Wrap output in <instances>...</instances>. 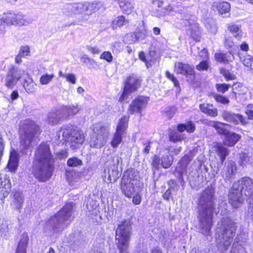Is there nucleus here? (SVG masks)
<instances>
[{"label":"nucleus","mask_w":253,"mask_h":253,"mask_svg":"<svg viewBox=\"0 0 253 253\" xmlns=\"http://www.w3.org/2000/svg\"><path fill=\"white\" fill-rule=\"evenodd\" d=\"M53 163L54 159L49 145L46 143H42L39 146L35 154L32 173L39 181H46L52 175Z\"/></svg>","instance_id":"1"},{"label":"nucleus","mask_w":253,"mask_h":253,"mask_svg":"<svg viewBox=\"0 0 253 253\" xmlns=\"http://www.w3.org/2000/svg\"><path fill=\"white\" fill-rule=\"evenodd\" d=\"M214 189L208 188L201 194L198 201L199 229L203 235L211 236L212 214L214 209Z\"/></svg>","instance_id":"2"},{"label":"nucleus","mask_w":253,"mask_h":253,"mask_svg":"<svg viewBox=\"0 0 253 253\" xmlns=\"http://www.w3.org/2000/svg\"><path fill=\"white\" fill-rule=\"evenodd\" d=\"M236 227L235 222L229 218H223L218 224L216 242L217 249L221 252L229 248L235 235Z\"/></svg>","instance_id":"3"},{"label":"nucleus","mask_w":253,"mask_h":253,"mask_svg":"<svg viewBox=\"0 0 253 253\" xmlns=\"http://www.w3.org/2000/svg\"><path fill=\"white\" fill-rule=\"evenodd\" d=\"M73 207V203L66 204L60 211L47 221L46 228L54 233L62 232L74 219V216H72Z\"/></svg>","instance_id":"4"},{"label":"nucleus","mask_w":253,"mask_h":253,"mask_svg":"<svg viewBox=\"0 0 253 253\" xmlns=\"http://www.w3.org/2000/svg\"><path fill=\"white\" fill-rule=\"evenodd\" d=\"M20 129L21 146L23 149L31 150L36 143L35 136L40 132L39 126L33 121L26 120L20 123Z\"/></svg>","instance_id":"5"},{"label":"nucleus","mask_w":253,"mask_h":253,"mask_svg":"<svg viewBox=\"0 0 253 253\" xmlns=\"http://www.w3.org/2000/svg\"><path fill=\"white\" fill-rule=\"evenodd\" d=\"M140 186L139 172L134 169L126 170L122 179L121 189L127 198H131L137 193V188Z\"/></svg>","instance_id":"6"},{"label":"nucleus","mask_w":253,"mask_h":253,"mask_svg":"<svg viewBox=\"0 0 253 253\" xmlns=\"http://www.w3.org/2000/svg\"><path fill=\"white\" fill-rule=\"evenodd\" d=\"M131 230L130 224L126 221L119 224L116 229V240L120 253H127Z\"/></svg>","instance_id":"7"},{"label":"nucleus","mask_w":253,"mask_h":253,"mask_svg":"<svg viewBox=\"0 0 253 253\" xmlns=\"http://www.w3.org/2000/svg\"><path fill=\"white\" fill-rule=\"evenodd\" d=\"M93 130V133L90 141V146L95 148H100L106 143L109 134V127L98 124L94 126Z\"/></svg>","instance_id":"8"},{"label":"nucleus","mask_w":253,"mask_h":253,"mask_svg":"<svg viewBox=\"0 0 253 253\" xmlns=\"http://www.w3.org/2000/svg\"><path fill=\"white\" fill-rule=\"evenodd\" d=\"M236 188H239L240 191L243 193L246 197H249V202L250 206L252 207L250 211V213L253 220V194L252 191L253 189V184L252 180L248 177L243 178L241 180L238 181V184L236 183Z\"/></svg>","instance_id":"9"},{"label":"nucleus","mask_w":253,"mask_h":253,"mask_svg":"<svg viewBox=\"0 0 253 253\" xmlns=\"http://www.w3.org/2000/svg\"><path fill=\"white\" fill-rule=\"evenodd\" d=\"M128 118L126 116L122 117L119 121L116 131L113 134L111 141V145L113 148H117L121 143L127 128Z\"/></svg>","instance_id":"10"},{"label":"nucleus","mask_w":253,"mask_h":253,"mask_svg":"<svg viewBox=\"0 0 253 253\" xmlns=\"http://www.w3.org/2000/svg\"><path fill=\"white\" fill-rule=\"evenodd\" d=\"M26 74L25 71L17 67H12L10 69L4 79V84L9 88H13L17 82Z\"/></svg>","instance_id":"11"},{"label":"nucleus","mask_w":253,"mask_h":253,"mask_svg":"<svg viewBox=\"0 0 253 253\" xmlns=\"http://www.w3.org/2000/svg\"><path fill=\"white\" fill-rule=\"evenodd\" d=\"M98 9V4L96 2L79 3L74 6L73 12L75 14H83L84 19L87 20L85 17H88Z\"/></svg>","instance_id":"12"},{"label":"nucleus","mask_w":253,"mask_h":253,"mask_svg":"<svg viewBox=\"0 0 253 253\" xmlns=\"http://www.w3.org/2000/svg\"><path fill=\"white\" fill-rule=\"evenodd\" d=\"M140 80L136 76L132 75L128 76L125 81L124 91L119 101H122L128 93L136 90L140 86Z\"/></svg>","instance_id":"13"},{"label":"nucleus","mask_w":253,"mask_h":253,"mask_svg":"<svg viewBox=\"0 0 253 253\" xmlns=\"http://www.w3.org/2000/svg\"><path fill=\"white\" fill-rule=\"evenodd\" d=\"M148 98L143 96H138L129 105L128 111L130 114L138 113L141 114L146 107Z\"/></svg>","instance_id":"14"},{"label":"nucleus","mask_w":253,"mask_h":253,"mask_svg":"<svg viewBox=\"0 0 253 253\" xmlns=\"http://www.w3.org/2000/svg\"><path fill=\"white\" fill-rule=\"evenodd\" d=\"M85 140L84 134L81 130L75 129L73 131L70 139H68V143L70 147L73 150L78 149L79 146L83 144Z\"/></svg>","instance_id":"15"},{"label":"nucleus","mask_w":253,"mask_h":253,"mask_svg":"<svg viewBox=\"0 0 253 253\" xmlns=\"http://www.w3.org/2000/svg\"><path fill=\"white\" fill-rule=\"evenodd\" d=\"M222 117L223 119L229 123L234 125H241L245 126L248 123V121L243 115L239 114L233 113L227 111H224L222 113Z\"/></svg>","instance_id":"16"},{"label":"nucleus","mask_w":253,"mask_h":253,"mask_svg":"<svg viewBox=\"0 0 253 253\" xmlns=\"http://www.w3.org/2000/svg\"><path fill=\"white\" fill-rule=\"evenodd\" d=\"M102 176L104 181L107 183L115 182L120 177L117 166L113 165L106 168Z\"/></svg>","instance_id":"17"},{"label":"nucleus","mask_w":253,"mask_h":253,"mask_svg":"<svg viewBox=\"0 0 253 253\" xmlns=\"http://www.w3.org/2000/svg\"><path fill=\"white\" fill-rule=\"evenodd\" d=\"M237 184L234 183L233 188L229 195V203L234 208H237L243 202L242 196L244 194L239 188H236Z\"/></svg>","instance_id":"18"},{"label":"nucleus","mask_w":253,"mask_h":253,"mask_svg":"<svg viewBox=\"0 0 253 253\" xmlns=\"http://www.w3.org/2000/svg\"><path fill=\"white\" fill-rule=\"evenodd\" d=\"M175 72L179 74L186 76L192 79L194 77L195 72L193 68L188 64L177 62L174 65Z\"/></svg>","instance_id":"19"},{"label":"nucleus","mask_w":253,"mask_h":253,"mask_svg":"<svg viewBox=\"0 0 253 253\" xmlns=\"http://www.w3.org/2000/svg\"><path fill=\"white\" fill-rule=\"evenodd\" d=\"M10 180L6 177L0 178V204L3 203L5 198L11 190Z\"/></svg>","instance_id":"20"},{"label":"nucleus","mask_w":253,"mask_h":253,"mask_svg":"<svg viewBox=\"0 0 253 253\" xmlns=\"http://www.w3.org/2000/svg\"><path fill=\"white\" fill-rule=\"evenodd\" d=\"M65 119L61 111L60 107L53 110L48 113L46 121L49 124L53 125Z\"/></svg>","instance_id":"21"},{"label":"nucleus","mask_w":253,"mask_h":253,"mask_svg":"<svg viewBox=\"0 0 253 253\" xmlns=\"http://www.w3.org/2000/svg\"><path fill=\"white\" fill-rule=\"evenodd\" d=\"M191 161V159L190 156H184L178 163L176 168L175 174H176L177 173H178V177H179L181 184H183L184 182L182 174L183 172L186 171L187 167Z\"/></svg>","instance_id":"22"},{"label":"nucleus","mask_w":253,"mask_h":253,"mask_svg":"<svg viewBox=\"0 0 253 253\" xmlns=\"http://www.w3.org/2000/svg\"><path fill=\"white\" fill-rule=\"evenodd\" d=\"M14 13L8 12L4 13L0 19V33L4 34L5 32V25L11 26L14 25Z\"/></svg>","instance_id":"23"},{"label":"nucleus","mask_w":253,"mask_h":253,"mask_svg":"<svg viewBox=\"0 0 253 253\" xmlns=\"http://www.w3.org/2000/svg\"><path fill=\"white\" fill-rule=\"evenodd\" d=\"M236 171L237 167L236 163L232 161H229L228 162L226 168L224 169L222 172V177H224L225 180H230L235 176Z\"/></svg>","instance_id":"24"},{"label":"nucleus","mask_w":253,"mask_h":253,"mask_svg":"<svg viewBox=\"0 0 253 253\" xmlns=\"http://www.w3.org/2000/svg\"><path fill=\"white\" fill-rule=\"evenodd\" d=\"M19 162V155L18 153L14 149L10 151L9 160L7 166L9 170L15 172L16 170Z\"/></svg>","instance_id":"25"},{"label":"nucleus","mask_w":253,"mask_h":253,"mask_svg":"<svg viewBox=\"0 0 253 253\" xmlns=\"http://www.w3.org/2000/svg\"><path fill=\"white\" fill-rule=\"evenodd\" d=\"M241 235H238L233 244L231 253H247L245 250V241L240 240Z\"/></svg>","instance_id":"26"},{"label":"nucleus","mask_w":253,"mask_h":253,"mask_svg":"<svg viewBox=\"0 0 253 253\" xmlns=\"http://www.w3.org/2000/svg\"><path fill=\"white\" fill-rule=\"evenodd\" d=\"M23 202L22 193L19 191H15L12 198L10 206L15 210H19L22 208Z\"/></svg>","instance_id":"27"},{"label":"nucleus","mask_w":253,"mask_h":253,"mask_svg":"<svg viewBox=\"0 0 253 253\" xmlns=\"http://www.w3.org/2000/svg\"><path fill=\"white\" fill-rule=\"evenodd\" d=\"M241 138V136L235 132L228 131L226 133L223 143L224 145L232 147L235 145Z\"/></svg>","instance_id":"28"},{"label":"nucleus","mask_w":253,"mask_h":253,"mask_svg":"<svg viewBox=\"0 0 253 253\" xmlns=\"http://www.w3.org/2000/svg\"><path fill=\"white\" fill-rule=\"evenodd\" d=\"M212 9H216L221 15L228 13L230 9V4L227 2H214Z\"/></svg>","instance_id":"29"},{"label":"nucleus","mask_w":253,"mask_h":253,"mask_svg":"<svg viewBox=\"0 0 253 253\" xmlns=\"http://www.w3.org/2000/svg\"><path fill=\"white\" fill-rule=\"evenodd\" d=\"M200 110L204 113L212 117L217 116V110L211 104H202L199 106Z\"/></svg>","instance_id":"30"},{"label":"nucleus","mask_w":253,"mask_h":253,"mask_svg":"<svg viewBox=\"0 0 253 253\" xmlns=\"http://www.w3.org/2000/svg\"><path fill=\"white\" fill-rule=\"evenodd\" d=\"M74 129L71 126H63L58 132V139L61 140H65L68 142V139L72 133Z\"/></svg>","instance_id":"31"},{"label":"nucleus","mask_w":253,"mask_h":253,"mask_svg":"<svg viewBox=\"0 0 253 253\" xmlns=\"http://www.w3.org/2000/svg\"><path fill=\"white\" fill-rule=\"evenodd\" d=\"M28 241L29 238L27 234H23L18 243L15 253H27Z\"/></svg>","instance_id":"32"},{"label":"nucleus","mask_w":253,"mask_h":253,"mask_svg":"<svg viewBox=\"0 0 253 253\" xmlns=\"http://www.w3.org/2000/svg\"><path fill=\"white\" fill-rule=\"evenodd\" d=\"M10 222L4 218H0V235L4 237H7L10 233Z\"/></svg>","instance_id":"33"},{"label":"nucleus","mask_w":253,"mask_h":253,"mask_svg":"<svg viewBox=\"0 0 253 253\" xmlns=\"http://www.w3.org/2000/svg\"><path fill=\"white\" fill-rule=\"evenodd\" d=\"M214 57L217 62L224 63L232 62L234 59V56L231 52L216 53L214 55Z\"/></svg>","instance_id":"34"},{"label":"nucleus","mask_w":253,"mask_h":253,"mask_svg":"<svg viewBox=\"0 0 253 253\" xmlns=\"http://www.w3.org/2000/svg\"><path fill=\"white\" fill-rule=\"evenodd\" d=\"M60 109L65 119L67 116H73L76 114L80 110L78 105H63L60 107Z\"/></svg>","instance_id":"35"},{"label":"nucleus","mask_w":253,"mask_h":253,"mask_svg":"<svg viewBox=\"0 0 253 253\" xmlns=\"http://www.w3.org/2000/svg\"><path fill=\"white\" fill-rule=\"evenodd\" d=\"M241 26L240 25H236L234 23H230L227 24V28L233 36L237 40H240L243 34L241 30Z\"/></svg>","instance_id":"36"},{"label":"nucleus","mask_w":253,"mask_h":253,"mask_svg":"<svg viewBox=\"0 0 253 253\" xmlns=\"http://www.w3.org/2000/svg\"><path fill=\"white\" fill-rule=\"evenodd\" d=\"M27 78L24 80L23 85L25 90L28 93H34L36 91V84L33 82L31 78L29 77L28 73H26Z\"/></svg>","instance_id":"37"},{"label":"nucleus","mask_w":253,"mask_h":253,"mask_svg":"<svg viewBox=\"0 0 253 253\" xmlns=\"http://www.w3.org/2000/svg\"><path fill=\"white\" fill-rule=\"evenodd\" d=\"M14 26H27L32 23V21L27 19L25 16L22 14L14 13Z\"/></svg>","instance_id":"38"},{"label":"nucleus","mask_w":253,"mask_h":253,"mask_svg":"<svg viewBox=\"0 0 253 253\" xmlns=\"http://www.w3.org/2000/svg\"><path fill=\"white\" fill-rule=\"evenodd\" d=\"M240 61L246 67L249 68L253 70V57L249 54L243 55L240 53H238Z\"/></svg>","instance_id":"39"},{"label":"nucleus","mask_w":253,"mask_h":253,"mask_svg":"<svg viewBox=\"0 0 253 253\" xmlns=\"http://www.w3.org/2000/svg\"><path fill=\"white\" fill-rule=\"evenodd\" d=\"M215 148L217 154L220 157L221 163L222 164L225 161L226 157L228 155L229 151L221 143H217L215 145Z\"/></svg>","instance_id":"40"},{"label":"nucleus","mask_w":253,"mask_h":253,"mask_svg":"<svg viewBox=\"0 0 253 253\" xmlns=\"http://www.w3.org/2000/svg\"><path fill=\"white\" fill-rule=\"evenodd\" d=\"M187 34L190 36L194 40H199L200 35L199 24L198 23L191 24L190 28L187 30Z\"/></svg>","instance_id":"41"},{"label":"nucleus","mask_w":253,"mask_h":253,"mask_svg":"<svg viewBox=\"0 0 253 253\" xmlns=\"http://www.w3.org/2000/svg\"><path fill=\"white\" fill-rule=\"evenodd\" d=\"M178 130L182 132L186 130L189 133L193 132L195 130V126L192 121H188L185 124H180L177 126Z\"/></svg>","instance_id":"42"},{"label":"nucleus","mask_w":253,"mask_h":253,"mask_svg":"<svg viewBox=\"0 0 253 253\" xmlns=\"http://www.w3.org/2000/svg\"><path fill=\"white\" fill-rule=\"evenodd\" d=\"M86 208L88 211V215L92 217L94 215L97 216L99 213L98 204L95 201H91L89 203L86 204Z\"/></svg>","instance_id":"43"},{"label":"nucleus","mask_w":253,"mask_h":253,"mask_svg":"<svg viewBox=\"0 0 253 253\" xmlns=\"http://www.w3.org/2000/svg\"><path fill=\"white\" fill-rule=\"evenodd\" d=\"M205 26L208 31L213 34H215L217 32V27L214 20L207 19L204 22Z\"/></svg>","instance_id":"44"},{"label":"nucleus","mask_w":253,"mask_h":253,"mask_svg":"<svg viewBox=\"0 0 253 253\" xmlns=\"http://www.w3.org/2000/svg\"><path fill=\"white\" fill-rule=\"evenodd\" d=\"M128 21L124 16H119L112 21V25L113 29L121 27L126 25Z\"/></svg>","instance_id":"45"},{"label":"nucleus","mask_w":253,"mask_h":253,"mask_svg":"<svg viewBox=\"0 0 253 253\" xmlns=\"http://www.w3.org/2000/svg\"><path fill=\"white\" fill-rule=\"evenodd\" d=\"M224 125L223 123L215 121H211L209 123V126L215 128L219 134H223L225 136L229 131L224 128Z\"/></svg>","instance_id":"46"},{"label":"nucleus","mask_w":253,"mask_h":253,"mask_svg":"<svg viewBox=\"0 0 253 253\" xmlns=\"http://www.w3.org/2000/svg\"><path fill=\"white\" fill-rule=\"evenodd\" d=\"M121 8H122L124 12L126 14H128L131 12L133 8V4L129 1H122L121 0L118 1Z\"/></svg>","instance_id":"47"},{"label":"nucleus","mask_w":253,"mask_h":253,"mask_svg":"<svg viewBox=\"0 0 253 253\" xmlns=\"http://www.w3.org/2000/svg\"><path fill=\"white\" fill-rule=\"evenodd\" d=\"M67 163L68 166L70 167H78L83 165L82 160L76 157L69 158Z\"/></svg>","instance_id":"48"},{"label":"nucleus","mask_w":253,"mask_h":253,"mask_svg":"<svg viewBox=\"0 0 253 253\" xmlns=\"http://www.w3.org/2000/svg\"><path fill=\"white\" fill-rule=\"evenodd\" d=\"M173 158L168 155H164L161 159V164L165 169L169 168L172 164Z\"/></svg>","instance_id":"49"},{"label":"nucleus","mask_w":253,"mask_h":253,"mask_svg":"<svg viewBox=\"0 0 253 253\" xmlns=\"http://www.w3.org/2000/svg\"><path fill=\"white\" fill-rule=\"evenodd\" d=\"M134 33L135 34V36H136V37L138 41L144 40L148 35L147 30L144 27H142L141 29L137 30Z\"/></svg>","instance_id":"50"},{"label":"nucleus","mask_w":253,"mask_h":253,"mask_svg":"<svg viewBox=\"0 0 253 253\" xmlns=\"http://www.w3.org/2000/svg\"><path fill=\"white\" fill-rule=\"evenodd\" d=\"M54 77L53 74L48 75L47 74L42 75L40 79V83L42 85L48 84Z\"/></svg>","instance_id":"51"},{"label":"nucleus","mask_w":253,"mask_h":253,"mask_svg":"<svg viewBox=\"0 0 253 253\" xmlns=\"http://www.w3.org/2000/svg\"><path fill=\"white\" fill-rule=\"evenodd\" d=\"M214 98L218 103L224 105L228 104L230 102V100L227 97L220 94H215Z\"/></svg>","instance_id":"52"},{"label":"nucleus","mask_w":253,"mask_h":253,"mask_svg":"<svg viewBox=\"0 0 253 253\" xmlns=\"http://www.w3.org/2000/svg\"><path fill=\"white\" fill-rule=\"evenodd\" d=\"M230 86V84H217L215 85L216 89L217 91L222 93H224L227 91Z\"/></svg>","instance_id":"53"},{"label":"nucleus","mask_w":253,"mask_h":253,"mask_svg":"<svg viewBox=\"0 0 253 253\" xmlns=\"http://www.w3.org/2000/svg\"><path fill=\"white\" fill-rule=\"evenodd\" d=\"M172 11H173V8L170 5H169L166 7L162 8L161 12L158 13L156 16L158 17L165 16L170 14Z\"/></svg>","instance_id":"54"},{"label":"nucleus","mask_w":253,"mask_h":253,"mask_svg":"<svg viewBox=\"0 0 253 253\" xmlns=\"http://www.w3.org/2000/svg\"><path fill=\"white\" fill-rule=\"evenodd\" d=\"M136 36L134 33L127 34L125 37V40L128 44L133 43L138 41Z\"/></svg>","instance_id":"55"},{"label":"nucleus","mask_w":253,"mask_h":253,"mask_svg":"<svg viewBox=\"0 0 253 253\" xmlns=\"http://www.w3.org/2000/svg\"><path fill=\"white\" fill-rule=\"evenodd\" d=\"M20 55L23 57L29 56L30 54V48L28 45L22 46L19 50V53Z\"/></svg>","instance_id":"56"},{"label":"nucleus","mask_w":253,"mask_h":253,"mask_svg":"<svg viewBox=\"0 0 253 253\" xmlns=\"http://www.w3.org/2000/svg\"><path fill=\"white\" fill-rule=\"evenodd\" d=\"M100 58L110 63L113 60V56L109 51H104L100 55Z\"/></svg>","instance_id":"57"},{"label":"nucleus","mask_w":253,"mask_h":253,"mask_svg":"<svg viewBox=\"0 0 253 253\" xmlns=\"http://www.w3.org/2000/svg\"><path fill=\"white\" fill-rule=\"evenodd\" d=\"M221 73L225 77L227 81L230 80H234L236 78L234 75L231 74L229 71L226 70H222L221 72Z\"/></svg>","instance_id":"58"},{"label":"nucleus","mask_w":253,"mask_h":253,"mask_svg":"<svg viewBox=\"0 0 253 253\" xmlns=\"http://www.w3.org/2000/svg\"><path fill=\"white\" fill-rule=\"evenodd\" d=\"M251 161L250 158L247 156L244 155L241 157L239 164L241 166L244 167L248 165Z\"/></svg>","instance_id":"59"},{"label":"nucleus","mask_w":253,"mask_h":253,"mask_svg":"<svg viewBox=\"0 0 253 253\" xmlns=\"http://www.w3.org/2000/svg\"><path fill=\"white\" fill-rule=\"evenodd\" d=\"M166 77L170 80L172 81L175 86H179V84L178 81L173 76V75L170 74L169 71H167L166 73Z\"/></svg>","instance_id":"60"},{"label":"nucleus","mask_w":253,"mask_h":253,"mask_svg":"<svg viewBox=\"0 0 253 253\" xmlns=\"http://www.w3.org/2000/svg\"><path fill=\"white\" fill-rule=\"evenodd\" d=\"M68 156V152L65 150H61L56 153V158L59 160H62L67 158Z\"/></svg>","instance_id":"61"},{"label":"nucleus","mask_w":253,"mask_h":253,"mask_svg":"<svg viewBox=\"0 0 253 253\" xmlns=\"http://www.w3.org/2000/svg\"><path fill=\"white\" fill-rule=\"evenodd\" d=\"M209 64L207 61H203L197 66V69L199 71H204L208 69Z\"/></svg>","instance_id":"62"},{"label":"nucleus","mask_w":253,"mask_h":253,"mask_svg":"<svg viewBox=\"0 0 253 253\" xmlns=\"http://www.w3.org/2000/svg\"><path fill=\"white\" fill-rule=\"evenodd\" d=\"M168 184L169 186V188L171 190L172 189L173 191L176 192L178 190L179 188V186L178 185L176 182L173 180H170L169 181Z\"/></svg>","instance_id":"63"},{"label":"nucleus","mask_w":253,"mask_h":253,"mask_svg":"<svg viewBox=\"0 0 253 253\" xmlns=\"http://www.w3.org/2000/svg\"><path fill=\"white\" fill-rule=\"evenodd\" d=\"M160 159L159 157H158L157 156L155 155L153 157L152 163V166L153 167V168L155 170L158 169L160 165Z\"/></svg>","instance_id":"64"}]
</instances>
